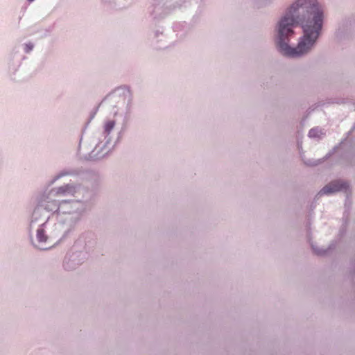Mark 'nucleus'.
<instances>
[{"label": "nucleus", "instance_id": "1", "mask_svg": "<svg viewBox=\"0 0 355 355\" xmlns=\"http://www.w3.org/2000/svg\"><path fill=\"white\" fill-rule=\"evenodd\" d=\"M323 12L316 0H297L278 26L280 51L285 55L299 57L306 53L319 36Z\"/></svg>", "mask_w": 355, "mask_h": 355}, {"label": "nucleus", "instance_id": "2", "mask_svg": "<svg viewBox=\"0 0 355 355\" xmlns=\"http://www.w3.org/2000/svg\"><path fill=\"white\" fill-rule=\"evenodd\" d=\"M347 188V184L346 182H340V181H334V182H331L329 184L326 185L319 192V194L320 195L329 194V193L341 191L343 189H346Z\"/></svg>", "mask_w": 355, "mask_h": 355}, {"label": "nucleus", "instance_id": "3", "mask_svg": "<svg viewBox=\"0 0 355 355\" xmlns=\"http://www.w3.org/2000/svg\"><path fill=\"white\" fill-rule=\"evenodd\" d=\"M324 135V133L322 131V130L318 128L311 129L309 132V136L313 138H320Z\"/></svg>", "mask_w": 355, "mask_h": 355}, {"label": "nucleus", "instance_id": "4", "mask_svg": "<svg viewBox=\"0 0 355 355\" xmlns=\"http://www.w3.org/2000/svg\"><path fill=\"white\" fill-rule=\"evenodd\" d=\"M37 238L40 242H46V241L47 237L46 236L43 229L37 230Z\"/></svg>", "mask_w": 355, "mask_h": 355}, {"label": "nucleus", "instance_id": "5", "mask_svg": "<svg viewBox=\"0 0 355 355\" xmlns=\"http://www.w3.org/2000/svg\"><path fill=\"white\" fill-rule=\"evenodd\" d=\"M71 190V187L67 185L65 187H62L58 188L56 190L55 193L57 195L64 194L66 192L70 191Z\"/></svg>", "mask_w": 355, "mask_h": 355}, {"label": "nucleus", "instance_id": "6", "mask_svg": "<svg viewBox=\"0 0 355 355\" xmlns=\"http://www.w3.org/2000/svg\"><path fill=\"white\" fill-rule=\"evenodd\" d=\"M114 126V122L113 121H108L105 125V130L110 132Z\"/></svg>", "mask_w": 355, "mask_h": 355}, {"label": "nucleus", "instance_id": "7", "mask_svg": "<svg viewBox=\"0 0 355 355\" xmlns=\"http://www.w3.org/2000/svg\"><path fill=\"white\" fill-rule=\"evenodd\" d=\"M57 208H58V205H57V203L55 201L51 202V205L50 207H46V209L49 210V211H53V210H54V209H55Z\"/></svg>", "mask_w": 355, "mask_h": 355}, {"label": "nucleus", "instance_id": "8", "mask_svg": "<svg viewBox=\"0 0 355 355\" xmlns=\"http://www.w3.org/2000/svg\"><path fill=\"white\" fill-rule=\"evenodd\" d=\"M28 49H29L28 51H31L32 48L31 46H28Z\"/></svg>", "mask_w": 355, "mask_h": 355}, {"label": "nucleus", "instance_id": "9", "mask_svg": "<svg viewBox=\"0 0 355 355\" xmlns=\"http://www.w3.org/2000/svg\"><path fill=\"white\" fill-rule=\"evenodd\" d=\"M28 49H29L28 51H31L32 48L31 46H28Z\"/></svg>", "mask_w": 355, "mask_h": 355}, {"label": "nucleus", "instance_id": "10", "mask_svg": "<svg viewBox=\"0 0 355 355\" xmlns=\"http://www.w3.org/2000/svg\"><path fill=\"white\" fill-rule=\"evenodd\" d=\"M308 166H313V164H307Z\"/></svg>", "mask_w": 355, "mask_h": 355}, {"label": "nucleus", "instance_id": "11", "mask_svg": "<svg viewBox=\"0 0 355 355\" xmlns=\"http://www.w3.org/2000/svg\"><path fill=\"white\" fill-rule=\"evenodd\" d=\"M28 1L31 2V1H33L34 0H28Z\"/></svg>", "mask_w": 355, "mask_h": 355}]
</instances>
